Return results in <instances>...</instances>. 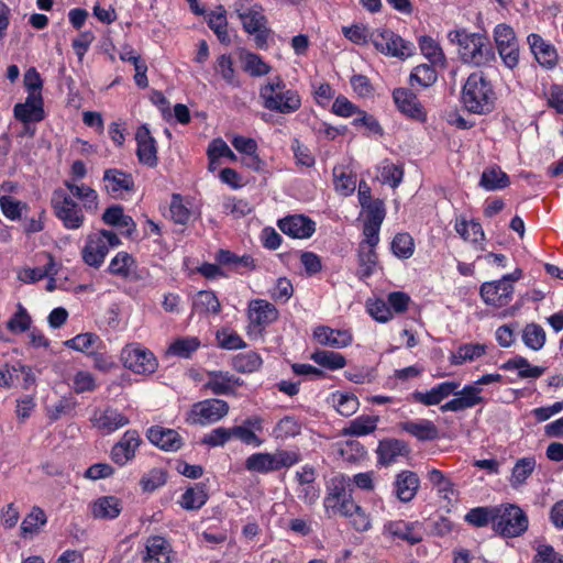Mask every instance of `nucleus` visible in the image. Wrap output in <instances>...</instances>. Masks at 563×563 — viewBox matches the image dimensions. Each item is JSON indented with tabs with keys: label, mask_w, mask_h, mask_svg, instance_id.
Here are the masks:
<instances>
[{
	"label": "nucleus",
	"mask_w": 563,
	"mask_h": 563,
	"mask_svg": "<svg viewBox=\"0 0 563 563\" xmlns=\"http://www.w3.org/2000/svg\"><path fill=\"white\" fill-rule=\"evenodd\" d=\"M448 37L459 45L461 59L465 64L482 67L496 60L494 48L484 34L454 30L449 32Z\"/></svg>",
	"instance_id": "nucleus-1"
},
{
	"label": "nucleus",
	"mask_w": 563,
	"mask_h": 563,
	"mask_svg": "<svg viewBox=\"0 0 563 563\" xmlns=\"http://www.w3.org/2000/svg\"><path fill=\"white\" fill-rule=\"evenodd\" d=\"M258 95L264 109L279 114H292L301 107L299 92L289 88L279 76L262 85Z\"/></svg>",
	"instance_id": "nucleus-2"
},
{
	"label": "nucleus",
	"mask_w": 563,
	"mask_h": 563,
	"mask_svg": "<svg viewBox=\"0 0 563 563\" xmlns=\"http://www.w3.org/2000/svg\"><path fill=\"white\" fill-rule=\"evenodd\" d=\"M461 100L465 109L475 114L489 113L494 109L496 93L484 71L470 74L463 86Z\"/></svg>",
	"instance_id": "nucleus-3"
},
{
	"label": "nucleus",
	"mask_w": 563,
	"mask_h": 563,
	"mask_svg": "<svg viewBox=\"0 0 563 563\" xmlns=\"http://www.w3.org/2000/svg\"><path fill=\"white\" fill-rule=\"evenodd\" d=\"M51 206L55 217L67 230L80 229L86 220L85 208L73 199L63 188L54 189L51 198Z\"/></svg>",
	"instance_id": "nucleus-4"
},
{
	"label": "nucleus",
	"mask_w": 563,
	"mask_h": 563,
	"mask_svg": "<svg viewBox=\"0 0 563 563\" xmlns=\"http://www.w3.org/2000/svg\"><path fill=\"white\" fill-rule=\"evenodd\" d=\"M528 526V516L519 506L504 504L496 507L494 531L501 537H519L527 531Z\"/></svg>",
	"instance_id": "nucleus-5"
},
{
	"label": "nucleus",
	"mask_w": 563,
	"mask_h": 563,
	"mask_svg": "<svg viewBox=\"0 0 563 563\" xmlns=\"http://www.w3.org/2000/svg\"><path fill=\"white\" fill-rule=\"evenodd\" d=\"M121 244L119 236L109 230H100L87 236L86 244L81 251L84 262L95 268L102 265L110 247Z\"/></svg>",
	"instance_id": "nucleus-6"
},
{
	"label": "nucleus",
	"mask_w": 563,
	"mask_h": 563,
	"mask_svg": "<svg viewBox=\"0 0 563 563\" xmlns=\"http://www.w3.org/2000/svg\"><path fill=\"white\" fill-rule=\"evenodd\" d=\"M235 12L242 22L244 31L254 35L256 47L261 49L266 48L271 30L267 27V19L263 13V8L260 4H240Z\"/></svg>",
	"instance_id": "nucleus-7"
},
{
	"label": "nucleus",
	"mask_w": 563,
	"mask_h": 563,
	"mask_svg": "<svg viewBox=\"0 0 563 563\" xmlns=\"http://www.w3.org/2000/svg\"><path fill=\"white\" fill-rule=\"evenodd\" d=\"M228 412L229 405L225 400L206 399L191 406L186 422L194 426H208L220 421Z\"/></svg>",
	"instance_id": "nucleus-8"
},
{
	"label": "nucleus",
	"mask_w": 563,
	"mask_h": 563,
	"mask_svg": "<svg viewBox=\"0 0 563 563\" xmlns=\"http://www.w3.org/2000/svg\"><path fill=\"white\" fill-rule=\"evenodd\" d=\"M371 43L375 48L387 55L398 58H407L413 53V45L404 41L399 35L388 29H376L371 32Z\"/></svg>",
	"instance_id": "nucleus-9"
},
{
	"label": "nucleus",
	"mask_w": 563,
	"mask_h": 563,
	"mask_svg": "<svg viewBox=\"0 0 563 563\" xmlns=\"http://www.w3.org/2000/svg\"><path fill=\"white\" fill-rule=\"evenodd\" d=\"M121 360L124 367L143 375L154 373L158 365L154 354L137 343L125 345L121 351Z\"/></svg>",
	"instance_id": "nucleus-10"
},
{
	"label": "nucleus",
	"mask_w": 563,
	"mask_h": 563,
	"mask_svg": "<svg viewBox=\"0 0 563 563\" xmlns=\"http://www.w3.org/2000/svg\"><path fill=\"white\" fill-rule=\"evenodd\" d=\"M277 225L292 239H309L316 232V222L303 214L287 216L278 220Z\"/></svg>",
	"instance_id": "nucleus-11"
},
{
	"label": "nucleus",
	"mask_w": 563,
	"mask_h": 563,
	"mask_svg": "<svg viewBox=\"0 0 563 563\" xmlns=\"http://www.w3.org/2000/svg\"><path fill=\"white\" fill-rule=\"evenodd\" d=\"M514 294V286L505 280L484 283L481 286L483 300L490 306L500 308L507 306Z\"/></svg>",
	"instance_id": "nucleus-12"
},
{
	"label": "nucleus",
	"mask_w": 563,
	"mask_h": 563,
	"mask_svg": "<svg viewBox=\"0 0 563 563\" xmlns=\"http://www.w3.org/2000/svg\"><path fill=\"white\" fill-rule=\"evenodd\" d=\"M482 388L475 385H466L462 390H456L453 394L455 397L440 407L442 412L446 411H462L473 408L476 405L483 404L484 398L481 396Z\"/></svg>",
	"instance_id": "nucleus-13"
},
{
	"label": "nucleus",
	"mask_w": 563,
	"mask_h": 563,
	"mask_svg": "<svg viewBox=\"0 0 563 563\" xmlns=\"http://www.w3.org/2000/svg\"><path fill=\"white\" fill-rule=\"evenodd\" d=\"M142 440L136 430H128L124 432L118 443L111 450L112 461L122 466L134 459Z\"/></svg>",
	"instance_id": "nucleus-14"
},
{
	"label": "nucleus",
	"mask_w": 563,
	"mask_h": 563,
	"mask_svg": "<svg viewBox=\"0 0 563 563\" xmlns=\"http://www.w3.org/2000/svg\"><path fill=\"white\" fill-rule=\"evenodd\" d=\"M91 422L98 430L104 433H112L129 424L130 419L118 409L107 407L103 410H95Z\"/></svg>",
	"instance_id": "nucleus-15"
},
{
	"label": "nucleus",
	"mask_w": 563,
	"mask_h": 563,
	"mask_svg": "<svg viewBox=\"0 0 563 563\" xmlns=\"http://www.w3.org/2000/svg\"><path fill=\"white\" fill-rule=\"evenodd\" d=\"M393 99L397 109L405 115L416 119L424 120L426 111L418 100L416 93L408 88H396L393 91Z\"/></svg>",
	"instance_id": "nucleus-16"
},
{
	"label": "nucleus",
	"mask_w": 563,
	"mask_h": 563,
	"mask_svg": "<svg viewBox=\"0 0 563 563\" xmlns=\"http://www.w3.org/2000/svg\"><path fill=\"white\" fill-rule=\"evenodd\" d=\"M135 140L137 143L136 155L140 163L148 167H155L158 163L156 142L146 125H141L136 130Z\"/></svg>",
	"instance_id": "nucleus-17"
},
{
	"label": "nucleus",
	"mask_w": 563,
	"mask_h": 563,
	"mask_svg": "<svg viewBox=\"0 0 563 563\" xmlns=\"http://www.w3.org/2000/svg\"><path fill=\"white\" fill-rule=\"evenodd\" d=\"M241 385V379L230 372L213 371L208 373L205 388L214 395H230Z\"/></svg>",
	"instance_id": "nucleus-18"
},
{
	"label": "nucleus",
	"mask_w": 563,
	"mask_h": 563,
	"mask_svg": "<svg viewBox=\"0 0 563 563\" xmlns=\"http://www.w3.org/2000/svg\"><path fill=\"white\" fill-rule=\"evenodd\" d=\"M249 319L252 327L263 329L278 318L275 306L263 299L252 300L249 305Z\"/></svg>",
	"instance_id": "nucleus-19"
},
{
	"label": "nucleus",
	"mask_w": 563,
	"mask_h": 563,
	"mask_svg": "<svg viewBox=\"0 0 563 563\" xmlns=\"http://www.w3.org/2000/svg\"><path fill=\"white\" fill-rule=\"evenodd\" d=\"M417 522H407L404 520L388 521L383 527V534L407 541L410 544H417L422 540V533L417 530Z\"/></svg>",
	"instance_id": "nucleus-20"
},
{
	"label": "nucleus",
	"mask_w": 563,
	"mask_h": 563,
	"mask_svg": "<svg viewBox=\"0 0 563 563\" xmlns=\"http://www.w3.org/2000/svg\"><path fill=\"white\" fill-rule=\"evenodd\" d=\"M172 547L161 536H152L145 541V549L142 555L143 563H169Z\"/></svg>",
	"instance_id": "nucleus-21"
},
{
	"label": "nucleus",
	"mask_w": 563,
	"mask_h": 563,
	"mask_svg": "<svg viewBox=\"0 0 563 563\" xmlns=\"http://www.w3.org/2000/svg\"><path fill=\"white\" fill-rule=\"evenodd\" d=\"M531 53L538 63L547 68H553L558 63V53L555 47L544 41L539 34L531 33L527 37Z\"/></svg>",
	"instance_id": "nucleus-22"
},
{
	"label": "nucleus",
	"mask_w": 563,
	"mask_h": 563,
	"mask_svg": "<svg viewBox=\"0 0 563 563\" xmlns=\"http://www.w3.org/2000/svg\"><path fill=\"white\" fill-rule=\"evenodd\" d=\"M459 388L460 383L457 382H444L426 393L416 390L411 394V397L415 401L424 406H435L452 394H456Z\"/></svg>",
	"instance_id": "nucleus-23"
},
{
	"label": "nucleus",
	"mask_w": 563,
	"mask_h": 563,
	"mask_svg": "<svg viewBox=\"0 0 563 563\" xmlns=\"http://www.w3.org/2000/svg\"><path fill=\"white\" fill-rule=\"evenodd\" d=\"M420 486V479L415 472L402 471L394 482V494L401 503L411 501Z\"/></svg>",
	"instance_id": "nucleus-24"
},
{
	"label": "nucleus",
	"mask_w": 563,
	"mask_h": 563,
	"mask_svg": "<svg viewBox=\"0 0 563 563\" xmlns=\"http://www.w3.org/2000/svg\"><path fill=\"white\" fill-rule=\"evenodd\" d=\"M64 186L67 192L74 198L81 201L82 208L88 212H96L98 210V194L97 191L86 184H77L75 179H65Z\"/></svg>",
	"instance_id": "nucleus-25"
},
{
	"label": "nucleus",
	"mask_w": 563,
	"mask_h": 563,
	"mask_svg": "<svg viewBox=\"0 0 563 563\" xmlns=\"http://www.w3.org/2000/svg\"><path fill=\"white\" fill-rule=\"evenodd\" d=\"M147 439L164 451H177L183 445V439L177 431L159 426L151 427L147 430Z\"/></svg>",
	"instance_id": "nucleus-26"
},
{
	"label": "nucleus",
	"mask_w": 563,
	"mask_h": 563,
	"mask_svg": "<svg viewBox=\"0 0 563 563\" xmlns=\"http://www.w3.org/2000/svg\"><path fill=\"white\" fill-rule=\"evenodd\" d=\"M16 120L24 124L30 122H40L44 119L43 98L27 96L25 102L16 103L13 109Z\"/></svg>",
	"instance_id": "nucleus-27"
},
{
	"label": "nucleus",
	"mask_w": 563,
	"mask_h": 563,
	"mask_svg": "<svg viewBox=\"0 0 563 563\" xmlns=\"http://www.w3.org/2000/svg\"><path fill=\"white\" fill-rule=\"evenodd\" d=\"M314 339L321 344L335 349H342L352 343V334L346 330H334L320 325L313 331Z\"/></svg>",
	"instance_id": "nucleus-28"
},
{
	"label": "nucleus",
	"mask_w": 563,
	"mask_h": 563,
	"mask_svg": "<svg viewBox=\"0 0 563 563\" xmlns=\"http://www.w3.org/2000/svg\"><path fill=\"white\" fill-rule=\"evenodd\" d=\"M103 181L107 191L112 196L121 195L123 191H130L134 187L132 175L115 168L104 170Z\"/></svg>",
	"instance_id": "nucleus-29"
},
{
	"label": "nucleus",
	"mask_w": 563,
	"mask_h": 563,
	"mask_svg": "<svg viewBox=\"0 0 563 563\" xmlns=\"http://www.w3.org/2000/svg\"><path fill=\"white\" fill-rule=\"evenodd\" d=\"M91 515L96 519L112 520L122 511V503L115 496H102L90 505Z\"/></svg>",
	"instance_id": "nucleus-30"
},
{
	"label": "nucleus",
	"mask_w": 563,
	"mask_h": 563,
	"mask_svg": "<svg viewBox=\"0 0 563 563\" xmlns=\"http://www.w3.org/2000/svg\"><path fill=\"white\" fill-rule=\"evenodd\" d=\"M399 428L420 441H432L439 437L437 426L427 419L404 421Z\"/></svg>",
	"instance_id": "nucleus-31"
},
{
	"label": "nucleus",
	"mask_w": 563,
	"mask_h": 563,
	"mask_svg": "<svg viewBox=\"0 0 563 563\" xmlns=\"http://www.w3.org/2000/svg\"><path fill=\"white\" fill-rule=\"evenodd\" d=\"M377 454H378L379 463L388 465V464L396 462V460L399 456L408 455L409 448L401 440H397V439L384 440V441L379 442V445L377 449Z\"/></svg>",
	"instance_id": "nucleus-32"
},
{
	"label": "nucleus",
	"mask_w": 563,
	"mask_h": 563,
	"mask_svg": "<svg viewBox=\"0 0 563 563\" xmlns=\"http://www.w3.org/2000/svg\"><path fill=\"white\" fill-rule=\"evenodd\" d=\"M536 459L533 456H527L519 459L511 471V476L509 478L510 486L515 489L520 488L527 482V479L532 475L536 470Z\"/></svg>",
	"instance_id": "nucleus-33"
},
{
	"label": "nucleus",
	"mask_w": 563,
	"mask_h": 563,
	"mask_svg": "<svg viewBox=\"0 0 563 563\" xmlns=\"http://www.w3.org/2000/svg\"><path fill=\"white\" fill-rule=\"evenodd\" d=\"M46 522L47 517L45 511L37 506L32 507L30 514L25 516L21 523V536L26 538L37 534Z\"/></svg>",
	"instance_id": "nucleus-34"
},
{
	"label": "nucleus",
	"mask_w": 563,
	"mask_h": 563,
	"mask_svg": "<svg viewBox=\"0 0 563 563\" xmlns=\"http://www.w3.org/2000/svg\"><path fill=\"white\" fill-rule=\"evenodd\" d=\"M419 47L422 55L433 65L444 67L446 59L445 55L438 41L431 36L423 35L419 38Z\"/></svg>",
	"instance_id": "nucleus-35"
},
{
	"label": "nucleus",
	"mask_w": 563,
	"mask_h": 563,
	"mask_svg": "<svg viewBox=\"0 0 563 563\" xmlns=\"http://www.w3.org/2000/svg\"><path fill=\"white\" fill-rule=\"evenodd\" d=\"M192 310L197 313L218 314L221 310V305L213 291L200 290L194 297Z\"/></svg>",
	"instance_id": "nucleus-36"
},
{
	"label": "nucleus",
	"mask_w": 563,
	"mask_h": 563,
	"mask_svg": "<svg viewBox=\"0 0 563 563\" xmlns=\"http://www.w3.org/2000/svg\"><path fill=\"white\" fill-rule=\"evenodd\" d=\"M501 368L506 371L517 369L520 378H538L545 371L544 367L530 365L528 360L522 356L508 360L501 365Z\"/></svg>",
	"instance_id": "nucleus-37"
},
{
	"label": "nucleus",
	"mask_w": 563,
	"mask_h": 563,
	"mask_svg": "<svg viewBox=\"0 0 563 563\" xmlns=\"http://www.w3.org/2000/svg\"><path fill=\"white\" fill-rule=\"evenodd\" d=\"M454 229L464 241L479 243L485 238L481 223L474 220L456 219Z\"/></svg>",
	"instance_id": "nucleus-38"
},
{
	"label": "nucleus",
	"mask_w": 563,
	"mask_h": 563,
	"mask_svg": "<svg viewBox=\"0 0 563 563\" xmlns=\"http://www.w3.org/2000/svg\"><path fill=\"white\" fill-rule=\"evenodd\" d=\"M486 353V345L481 343H466L459 346L451 355L453 365H461L465 362H473Z\"/></svg>",
	"instance_id": "nucleus-39"
},
{
	"label": "nucleus",
	"mask_w": 563,
	"mask_h": 563,
	"mask_svg": "<svg viewBox=\"0 0 563 563\" xmlns=\"http://www.w3.org/2000/svg\"><path fill=\"white\" fill-rule=\"evenodd\" d=\"M377 422V416H360L352 420L350 424L343 429V434L354 437L367 435L376 429Z\"/></svg>",
	"instance_id": "nucleus-40"
},
{
	"label": "nucleus",
	"mask_w": 563,
	"mask_h": 563,
	"mask_svg": "<svg viewBox=\"0 0 563 563\" xmlns=\"http://www.w3.org/2000/svg\"><path fill=\"white\" fill-rule=\"evenodd\" d=\"M200 346V341L196 336H181L170 343L167 354L181 358H189Z\"/></svg>",
	"instance_id": "nucleus-41"
},
{
	"label": "nucleus",
	"mask_w": 563,
	"mask_h": 563,
	"mask_svg": "<svg viewBox=\"0 0 563 563\" xmlns=\"http://www.w3.org/2000/svg\"><path fill=\"white\" fill-rule=\"evenodd\" d=\"M240 58L243 63V70L253 77H261L269 74L271 66L255 53L242 52Z\"/></svg>",
	"instance_id": "nucleus-42"
},
{
	"label": "nucleus",
	"mask_w": 563,
	"mask_h": 563,
	"mask_svg": "<svg viewBox=\"0 0 563 563\" xmlns=\"http://www.w3.org/2000/svg\"><path fill=\"white\" fill-rule=\"evenodd\" d=\"M217 261L227 266L233 267L236 272L243 273L242 269H254L255 263L252 256L250 255H243L238 256L236 254L227 251V250H220L217 255Z\"/></svg>",
	"instance_id": "nucleus-43"
},
{
	"label": "nucleus",
	"mask_w": 563,
	"mask_h": 563,
	"mask_svg": "<svg viewBox=\"0 0 563 563\" xmlns=\"http://www.w3.org/2000/svg\"><path fill=\"white\" fill-rule=\"evenodd\" d=\"M479 185L486 190H497L509 185V177L498 167L487 168L483 172Z\"/></svg>",
	"instance_id": "nucleus-44"
},
{
	"label": "nucleus",
	"mask_w": 563,
	"mask_h": 563,
	"mask_svg": "<svg viewBox=\"0 0 563 563\" xmlns=\"http://www.w3.org/2000/svg\"><path fill=\"white\" fill-rule=\"evenodd\" d=\"M135 266L134 257L126 252H119L110 262L108 271L114 276L128 279L132 267Z\"/></svg>",
	"instance_id": "nucleus-45"
},
{
	"label": "nucleus",
	"mask_w": 563,
	"mask_h": 563,
	"mask_svg": "<svg viewBox=\"0 0 563 563\" xmlns=\"http://www.w3.org/2000/svg\"><path fill=\"white\" fill-rule=\"evenodd\" d=\"M208 25L221 43H230L225 10L222 7H219L209 14Z\"/></svg>",
	"instance_id": "nucleus-46"
},
{
	"label": "nucleus",
	"mask_w": 563,
	"mask_h": 563,
	"mask_svg": "<svg viewBox=\"0 0 563 563\" xmlns=\"http://www.w3.org/2000/svg\"><path fill=\"white\" fill-rule=\"evenodd\" d=\"M208 495L202 485L189 487L181 496L180 506L186 510L200 509L207 501Z\"/></svg>",
	"instance_id": "nucleus-47"
},
{
	"label": "nucleus",
	"mask_w": 563,
	"mask_h": 563,
	"mask_svg": "<svg viewBox=\"0 0 563 563\" xmlns=\"http://www.w3.org/2000/svg\"><path fill=\"white\" fill-rule=\"evenodd\" d=\"M375 247L365 246V243L360 244L358 263H360V277L367 278L373 273L377 265L378 257L374 250Z\"/></svg>",
	"instance_id": "nucleus-48"
},
{
	"label": "nucleus",
	"mask_w": 563,
	"mask_h": 563,
	"mask_svg": "<svg viewBox=\"0 0 563 563\" xmlns=\"http://www.w3.org/2000/svg\"><path fill=\"white\" fill-rule=\"evenodd\" d=\"M262 363L261 356L253 351L240 353L235 355L232 361L233 367L241 373L256 372L261 368Z\"/></svg>",
	"instance_id": "nucleus-49"
},
{
	"label": "nucleus",
	"mask_w": 563,
	"mask_h": 563,
	"mask_svg": "<svg viewBox=\"0 0 563 563\" xmlns=\"http://www.w3.org/2000/svg\"><path fill=\"white\" fill-rule=\"evenodd\" d=\"M214 70L222 79L232 87H240V80L233 67V59L230 55L222 54L217 58Z\"/></svg>",
	"instance_id": "nucleus-50"
},
{
	"label": "nucleus",
	"mask_w": 563,
	"mask_h": 563,
	"mask_svg": "<svg viewBox=\"0 0 563 563\" xmlns=\"http://www.w3.org/2000/svg\"><path fill=\"white\" fill-rule=\"evenodd\" d=\"M311 360L331 371L343 368L346 364L345 357L333 351H316L311 354Z\"/></svg>",
	"instance_id": "nucleus-51"
},
{
	"label": "nucleus",
	"mask_w": 563,
	"mask_h": 563,
	"mask_svg": "<svg viewBox=\"0 0 563 563\" xmlns=\"http://www.w3.org/2000/svg\"><path fill=\"white\" fill-rule=\"evenodd\" d=\"M245 467L251 472L269 473L274 472V457L273 453H254L245 461Z\"/></svg>",
	"instance_id": "nucleus-52"
},
{
	"label": "nucleus",
	"mask_w": 563,
	"mask_h": 563,
	"mask_svg": "<svg viewBox=\"0 0 563 563\" xmlns=\"http://www.w3.org/2000/svg\"><path fill=\"white\" fill-rule=\"evenodd\" d=\"M437 66L421 64L413 68L410 75V82L413 86L415 84L420 85L421 87H430L437 81L438 74L435 70Z\"/></svg>",
	"instance_id": "nucleus-53"
},
{
	"label": "nucleus",
	"mask_w": 563,
	"mask_h": 563,
	"mask_svg": "<svg viewBox=\"0 0 563 563\" xmlns=\"http://www.w3.org/2000/svg\"><path fill=\"white\" fill-rule=\"evenodd\" d=\"M495 515L496 507H477L466 514L465 521L475 527H485L489 522L494 526Z\"/></svg>",
	"instance_id": "nucleus-54"
},
{
	"label": "nucleus",
	"mask_w": 563,
	"mask_h": 563,
	"mask_svg": "<svg viewBox=\"0 0 563 563\" xmlns=\"http://www.w3.org/2000/svg\"><path fill=\"white\" fill-rule=\"evenodd\" d=\"M522 340L528 347L538 351L545 343V331L537 323L527 324L523 329Z\"/></svg>",
	"instance_id": "nucleus-55"
},
{
	"label": "nucleus",
	"mask_w": 563,
	"mask_h": 563,
	"mask_svg": "<svg viewBox=\"0 0 563 563\" xmlns=\"http://www.w3.org/2000/svg\"><path fill=\"white\" fill-rule=\"evenodd\" d=\"M30 325L29 312L21 303H18L16 312L7 322V329L12 333H22L29 330Z\"/></svg>",
	"instance_id": "nucleus-56"
},
{
	"label": "nucleus",
	"mask_w": 563,
	"mask_h": 563,
	"mask_svg": "<svg viewBox=\"0 0 563 563\" xmlns=\"http://www.w3.org/2000/svg\"><path fill=\"white\" fill-rule=\"evenodd\" d=\"M393 253L400 258H409L413 254V239L408 233H398L391 242Z\"/></svg>",
	"instance_id": "nucleus-57"
},
{
	"label": "nucleus",
	"mask_w": 563,
	"mask_h": 563,
	"mask_svg": "<svg viewBox=\"0 0 563 563\" xmlns=\"http://www.w3.org/2000/svg\"><path fill=\"white\" fill-rule=\"evenodd\" d=\"M334 406L336 411L344 417L354 415L360 406L358 399L352 394H340L333 396Z\"/></svg>",
	"instance_id": "nucleus-58"
},
{
	"label": "nucleus",
	"mask_w": 563,
	"mask_h": 563,
	"mask_svg": "<svg viewBox=\"0 0 563 563\" xmlns=\"http://www.w3.org/2000/svg\"><path fill=\"white\" fill-rule=\"evenodd\" d=\"M0 208L4 217L14 221L21 218L22 211L27 209V205L4 195L0 196Z\"/></svg>",
	"instance_id": "nucleus-59"
},
{
	"label": "nucleus",
	"mask_w": 563,
	"mask_h": 563,
	"mask_svg": "<svg viewBox=\"0 0 563 563\" xmlns=\"http://www.w3.org/2000/svg\"><path fill=\"white\" fill-rule=\"evenodd\" d=\"M71 387L76 394L93 391L98 385L95 376L88 371H78L73 377Z\"/></svg>",
	"instance_id": "nucleus-60"
},
{
	"label": "nucleus",
	"mask_w": 563,
	"mask_h": 563,
	"mask_svg": "<svg viewBox=\"0 0 563 563\" xmlns=\"http://www.w3.org/2000/svg\"><path fill=\"white\" fill-rule=\"evenodd\" d=\"M231 439H233L232 428L219 427L205 434L201 443L211 448L223 446Z\"/></svg>",
	"instance_id": "nucleus-61"
},
{
	"label": "nucleus",
	"mask_w": 563,
	"mask_h": 563,
	"mask_svg": "<svg viewBox=\"0 0 563 563\" xmlns=\"http://www.w3.org/2000/svg\"><path fill=\"white\" fill-rule=\"evenodd\" d=\"M99 341V336L87 332L76 335L75 338L67 340L65 345L79 352L90 353L91 349Z\"/></svg>",
	"instance_id": "nucleus-62"
},
{
	"label": "nucleus",
	"mask_w": 563,
	"mask_h": 563,
	"mask_svg": "<svg viewBox=\"0 0 563 563\" xmlns=\"http://www.w3.org/2000/svg\"><path fill=\"white\" fill-rule=\"evenodd\" d=\"M300 432V426L292 417H284L278 421L273 430L276 439H287L297 435Z\"/></svg>",
	"instance_id": "nucleus-63"
},
{
	"label": "nucleus",
	"mask_w": 563,
	"mask_h": 563,
	"mask_svg": "<svg viewBox=\"0 0 563 563\" xmlns=\"http://www.w3.org/2000/svg\"><path fill=\"white\" fill-rule=\"evenodd\" d=\"M532 563H563V554H560L550 544L540 543L536 548Z\"/></svg>",
	"instance_id": "nucleus-64"
}]
</instances>
